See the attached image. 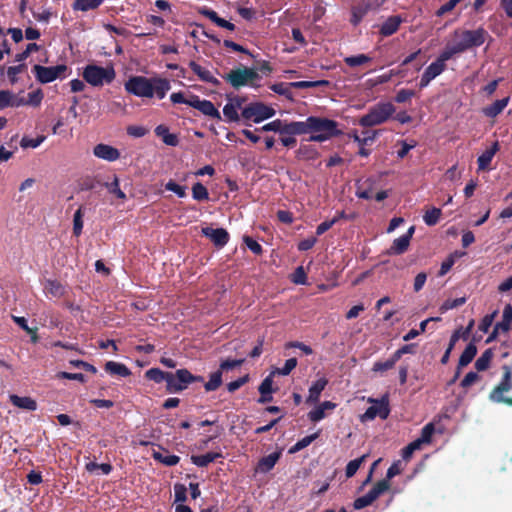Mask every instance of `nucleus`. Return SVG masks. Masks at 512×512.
<instances>
[{"instance_id":"nucleus-13","label":"nucleus","mask_w":512,"mask_h":512,"mask_svg":"<svg viewBox=\"0 0 512 512\" xmlns=\"http://www.w3.org/2000/svg\"><path fill=\"white\" fill-rule=\"evenodd\" d=\"M203 236L209 238L218 248L224 247L229 241V233L224 228L203 227L201 230Z\"/></svg>"},{"instance_id":"nucleus-34","label":"nucleus","mask_w":512,"mask_h":512,"mask_svg":"<svg viewBox=\"0 0 512 512\" xmlns=\"http://www.w3.org/2000/svg\"><path fill=\"white\" fill-rule=\"evenodd\" d=\"M330 84L328 80H316V81H297L289 83V86L296 89H307L315 87H326Z\"/></svg>"},{"instance_id":"nucleus-24","label":"nucleus","mask_w":512,"mask_h":512,"mask_svg":"<svg viewBox=\"0 0 512 512\" xmlns=\"http://www.w3.org/2000/svg\"><path fill=\"white\" fill-rule=\"evenodd\" d=\"M44 291L47 295L60 298L65 293V287L57 280H46Z\"/></svg>"},{"instance_id":"nucleus-41","label":"nucleus","mask_w":512,"mask_h":512,"mask_svg":"<svg viewBox=\"0 0 512 512\" xmlns=\"http://www.w3.org/2000/svg\"><path fill=\"white\" fill-rule=\"evenodd\" d=\"M170 372H164L158 368H151L145 372V376L147 379L152 380L156 383H161L163 381L166 382L167 375H169Z\"/></svg>"},{"instance_id":"nucleus-64","label":"nucleus","mask_w":512,"mask_h":512,"mask_svg":"<svg viewBox=\"0 0 512 512\" xmlns=\"http://www.w3.org/2000/svg\"><path fill=\"white\" fill-rule=\"evenodd\" d=\"M306 279H307V276L304 271V268L302 266L297 267L292 275V281L295 284H305Z\"/></svg>"},{"instance_id":"nucleus-15","label":"nucleus","mask_w":512,"mask_h":512,"mask_svg":"<svg viewBox=\"0 0 512 512\" xmlns=\"http://www.w3.org/2000/svg\"><path fill=\"white\" fill-rule=\"evenodd\" d=\"M400 15H392L388 17L380 26L379 33L383 37H389L395 34L403 22Z\"/></svg>"},{"instance_id":"nucleus-25","label":"nucleus","mask_w":512,"mask_h":512,"mask_svg":"<svg viewBox=\"0 0 512 512\" xmlns=\"http://www.w3.org/2000/svg\"><path fill=\"white\" fill-rule=\"evenodd\" d=\"M410 241L403 235L396 238L391 247L388 249L387 254L389 255H401L407 251Z\"/></svg>"},{"instance_id":"nucleus-51","label":"nucleus","mask_w":512,"mask_h":512,"mask_svg":"<svg viewBox=\"0 0 512 512\" xmlns=\"http://www.w3.org/2000/svg\"><path fill=\"white\" fill-rule=\"evenodd\" d=\"M26 68V64L21 63L16 66H10L7 68V76L11 84H15L18 81L17 75L22 73Z\"/></svg>"},{"instance_id":"nucleus-45","label":"nucleus","mask_w":512,"mask_h":512,"mask_svg":"<svg viewBox=\"0 0 512 512\" xmlns=\"http://www.w3.org/2000/svg\"><path fill=\"white\" fill-rule=\"evenodd\" d=\"M223 114L225 118L230 122H238L241 119V114H238L236 106L233 103H227L224 106Z\"/></svg>"},{"instance_id":"nucleus-30","label":"nucleus","mask_w":512,"mask_h":512,"mask_svg":"<svg viewBox=\"0 0 512 512\" xmlns=\"http://www.w3.org/2000/svg\"><path fill=\"white\" fill-rule=\"evenodd\" d=\"M369 6L364 4H358L351 9L350 22L353 26H357L363 20L365 15L368 13Z\"/></svg>"},{"instance_id":"nucleus-14","label":"nucleus","mask_w":512,"mask_h":512,"mask_svg":"<svg viewBox=\"0 0 512 512\" xmlns=\"http://www.w3.org/2000/svg\"><path fill=\"white\" fill-rule=\"evenodd\" d=\"M93 154L100 159L113 162L120 158V152L117 148L108 144H97L93 149Z\"/></svg>"},{"instance_id":"nucleus-35","label":"nucleus","mask_w":512,"mask_h":512,"mask_svg":"<svg viewBox=\"0 0 512 512\" xmlns=\"http://www.w3.org/2000/svg\"><path fill=\"white\" fill-rule=\"evenodd\" d=\"M462 53L459 47L456 46L455 43L451 45H447L444 50L440 53V55L437 57V60L442 63L446 64V61L450 60L454 55Z\"/></svg>"},{"instance_id":"nucleus-21","label":"nucleus","mask_w":512,"mask_h":512,"mask_svg":"<svg viewBox=\"0 0 512 512\" xmlns=\"http://www.w3.org/2000/svg\"><path fill=\"white\" fill-rule=\"evenodd\" d=\"M155 134L162 139V141L169 146H177L179 144V138L176 134L170 133L169 128L163 124L158 125L155 130Z\"/></svg>"},{"instance_id":"nucleus-39","label":"nucleus","mask_w":512,"mask_h":512,"mask_svg":"<svg viewBox=\"0 0 512 512\" xmlns=\"http://www.w3.org/2000/svg\"><path fill=\"white\" fill-rule=\"evenodd\" d=\"M442 212L440 208L433 207L430 210H427L423 216V220L426 225L434 226L438 223Z\"/></svg>"},{"instance_id":"nucleus-19","label":"nucleus","mask_w":512,"mask_h":512,"mask_svg":"<svg viewBox=\"0 0 512 512\" xmlns=\"http://www.w3.org/2000/svg\"><path fill=\"white\" fill-rule=\"evenodd\" d=\"M327 384L328 380L325 377L316 380L309 388V395L306 400L307 403L318 402L321 392L325 389Z\"/></svg>"},{"instance_id":"nucleus-7","label":"nucleus","mask_w":512,"mask_h":512,"mask_svg":"<svg viewBox=\"0 0 512 512\" xmlns=\"http://www.w3.org/2000/svg\"><path fill=\"white\" fill-rule=\"evenodd\" d=\"M487 32L480 27L476 30H463L454 32V37L459 39L454 42L461 52H465L470 48L479 47L485 42Z\"/></svg>"},{"instance_id":"nucleus-22","label":"nucleus","mask_w":512,"mask_h":512,"mask_svg":"<svg viewBox=\"0 0 512 512\" xmlns=\"http://www.w3.org/2000/svg\"><path fill=\"white\" fill-rule=\"evenodd\" d=\"M11 403L17 408L35 411L37 409V403L31 397H21L15 394L9 396Z\"/></svg>"},{"instance_id":"nucleus-48","label":"nucleus","mask_w":512,"mask_h":512,"mask_svg":"<svg viewBox=\"0 0 512 512\" xmlns=\"http://www.w3.org/2000/svg\"><path fill=\"white\" fill-rule=\"evenodd\" d=\"M105 186L108 191L111 194H114L117 198L121 200L126 199V194L120 189L119 179L116 175L114 176L113 181L111 183H106Z\"/></svg>"},{"instance_id":"nucleus-61","label":"nucleus","mask_w":512,"mask_h":512,"mask_svg":"<svg viewBox=\"0 0 512 512\" xmlns=\"http://www.w3.org/2000/svg\"><path fill=\"white\" fill-rule=\"evenodd\" d=\"M414 96H415V92L413 90L400 89L395 96V101L397 103H404V102L410 100Z\"/></svg>"},{"instance_id":"nucleus-55","label":"nucleus","mask_w":512,"mask_h":512,"mask_svg":"<svg viewBox=\"0 0 512 512\" xmlns=\"http://www.w3.org/2000/svg\"><path fill=\"white\" fill-rule=\"evenodd\" d=\"M44 140L45 136H38L37 138H28L25 136L21 139L20 146L24 149L37 148Z\"/></svg>"},{"instance_id":"nucleus-60","label":"nucleus","mask_w":512,"mask_h":512,"mask_svg":"<svg viewBox=\"0 0 512 512\" xmlns=\"http://www.w3.org/2000/svg\"><path fill=\"white\" fill-rule=\"evenodd\" d=\"M421 445L419 444V441H412L410 444H408L403 450H402V458L406 461H408L413 453L416 451V450H419L421 449Z\"/></svg>"},{"instance_id":"nucleus-9","label":"nucleus","mask_w":512,"mask_h":512,"mask_svg":"<svg viewBox=\"0 0 512 512\" xmlns=\"http://www.w3.org/2000/svg\"><path fill=\"white\" fill-rule=\"evenodd\" d=\"M503 377L500 383L490 393V400L496 403H505L512 406V397H505L504 394L512 389V369L511 367L503 366Z\"/></svg>"},{"instance_id":"nucleus-58","label":"nucleus","mask_w":512,"mask_h":512,"mask_svg":"<svg viewBox=\"0 0 512 512\" xmlns=\"http://www.w3.org/2000/svg\"><path fill=\"white\" fill-rule=\"evenodd\" d=\"M165 189L168 191L174 192L180 198H183L186 196V187L177 184L173 180H170L166 183Z\"/></svg>"},{"instance_id":"nucleus-27","label":"nucleus","mask_w":512,"mask_h":512,"mask_svg":"<svg viewBox=\"0 0 512 512\" xmlns=\"http://www.w3.org/2000/svg\"><path fill=\"white\" fill-rule=\"evenodd\" d=\"M205 116H209L216 120H221V114L218 109L214 106V104L206 99H203L201 103H199L198 109Z\"/></svg>"},{"instance_id":"nucleus-26","label":"nucleus","mask_w":512,"mask_h":512,"mask_svg":"<svg viewBox=\"0 0 512 512\" xmlns=\"http://www.w3.org/2000/svg\"><path fill=\"white\" fill-rule=\"evenodd\" d=\"M105 370L110 374L118 375L121 377H128L131 374V371L126 365L114 361H108L105 364Z\"/></svg>"},{"instance_id":"nucleus-42","label":"nucleus","mask_w":512,"mask_h":512,"mask_svg":"<svg viewBox=\"0 0 512 512\" xmlns=\"http://www.w3.org/2000/svg\"><path fill=\"white\" fill-rule=\"evenodd\" d=\"M222 384V372L216 371L210 375V379L205 383L204 388L206 391H215Z\"/></svg>"},{"instance_id":"nucleus-43","label":"nucleus","mask_w":512,"mask_h":512,"mask_svg":"<svg viewBox=\"0 0 512 512\" xmlns=\"http://www.w3.org/2000/svg\"><path fill=\"white\" fill-rule=\"evenodd\" d=\"M366 458H367V455L365 454L357 459L349 461L346 466V471H345L346 477L351 478L352 476H354Z\"/></svg>"},{"instance_id":"nucleus-47","label":"nucleus","mask_w":512,"mask_h":512,"mask_svg":"<svg viewBox=\"0 0 512 512\" xmlns=\"http://www.w3.org/2000/svg\"><path fill=\"white\" fill-rule=\"evenodd\" d=\"M83 210L82 207L76 210L73 217V234L80 236L83 229Z\"/></svg>"},{"instance_id":"nucleus-38","label":"nucleus","mask_w":512,"mask_h":512,"mask_svg":"<svg viewBox=\"0 0 512 512\" xmlns=\"http://www.w3.org/2000/svg\"><path fill=\"white\" fill-rule=\"evenodd\" d=\"M446 69V64L440 63L437 59L432 62L424 71L432 80L439 76Z\"/></svg>"},{"instance_id":"nucleus-23","label":"nucleus","mask_w":512,"mask_h":512,"mask_svg":"<svg viewBox=\"0 0 512 512\" xmlns=\"http://www.w3.org/2000/svg\"><path fill=\"white\" fill-rule=\"evenodd\" d=\"M499 149V144L496 141L489 149L485 150L477 159L478 170H485L491 164V161Z\"/></svg>"},{"instance_id":"nucleus-16","label":"nucleus","mask_w":512,"mask_h":512,"mask_svg":"<svg viewBox=\"0 0 512 512\" xmlns=\"http://www.w3.org/2000/svg\"><path fill=\"white\" fill-rule=\"evenodd\" d=\"M510 102V97L507 96L503 99L494 101L491 105H487L482 108V114L487 118H496L500 115Z\"/></svg>"},{"instance_id":"nucleus-20","label":"nucleus","mask_w":512,"mask_h":512,"mask_svg":"<svg viewBox=\"0 0 512 512\" xmlns=\"http://www.w3.org/2000/svg\"><path fill=\"white\" fill-rule=\"evenodd\" d=\"M280 452H273L263 458H261L258 462L256 471L260 473H267L276 465L280 458Z\"/></svg>"},{"instance_id":"nucleus-29","label":"nucleus","mask_w":512,"mask_h":512,"mask_svg":"<svg viewBox=\"0 0 512 512\" xmlns=\"http://www.w3.org/2000/svg\"><path fill=\"white\" fill-rule=\"evenodd\" d=\"M105 0H75L72 8L76 11H89L97 9Z\"/></svg>"},{"instance_id":"nucleus-40","label":"nucleus","mask_w":512,"mask_h":512,"mask_svg":"<svg viewBox=\"0 0 512 512\" xmlns=\"http://www.w3.org/2000/svg\"><path fill=\"white\" fill-rule=\"evenodd\" d=\"M153 458L167 466H174L180 460L179 456L177 455L163 454L157 451L153 452Z\"/></svg>"},{"instance_id":"nucleus-6","label":"nucleus","mask_w":512,"mask_h":512,"mask_svg":"<svg viewBox=\"0 0 512 512\" xmlns=\"http://www.w3.org/2000/svg\"><path fill=\"white\" fill-rule=\"evenodd\" d=\"M275 113L276 111L272 107L263 102H252L242 109L241 118L244 125L251 126V122L260 123L272 118Z\"/></svg>"},{"instance_id":"nucleus-36","label":"nucleus","mask_w":512,"mask_h":512,"mask_svg":"<svg viewBox=\"0 0 512 512\" xmlns=\"http://www.w3.org/2000/svg\"><path fill=\"white\" fill-rule=\"evenodd\" d=\"M192 197L196 201H207L209 200V192L202 183L196 182L192 186Z\"/></svg>"},{"instance_id":"nucleus-59","label":"nucleus","mask_w":512,"mask_h":512,"mask_svg":"<svg viewBox=\"0 0 512 512\" xmlns=\"http://www.w3.org/2000/svg\"><path fill=\"white\" fill-rule=\"evenodd\" d=\"M243 241L246 246L255 254L261 255L263 253L262 246L250 236H244Z\"/></svg>"},{"instance_id":"nucleus-56","label":"nucleus","mask_w":512,"mask_h":512,"mask_svg":"<svg viewBox=\"0 0 512 512\" xmlns=\"http://www.w3.org/2000/svg\"><path fill=\"white\" fill-rule=\"evenodd\" d=\"M42 99H43V92L41 89H37L34 92L28 93V97L26 99V104L33 106V107H37L41 104Z\"/></svg>"},{"instance_id":"nucleus-8","label":"nucleus","mask_w":512,"mask_h":512,"mask_svg":"<svg viewBox=\"0 0 512 512\" xmlns=\"http://www.w3.org/2000/svg\"><path fill=\"white\" fill-rule=\"evenodd\" d=\"M202 380V377L193 376L187 369H179L167 375L166 389L169 393H177L185 390L189 384Z\"/></svg>"},{"instance_id":"nucleus-17","label":"nucleus","mask_w":512,"mask_h":512,"mask_svg":"<svg viewBox=\"0 0 512 512\" xmlns=\"http://www.w3.org/2000/svg\"><path fill=\"white\" fill-rule=\"evenodd\" d=\"M189 67L199 77L200 80L212 84L213 86L220 85V81L214 77L209 70L203 68L197 62L190 61Z\"/></svg>"},{"instance_id":"nucleus-1","label":"nucleus","mask_w":512,"mask_h":512,"mask_svg":"<svg viewBox=\"0 0 512 512\" xmlns=\"http://www.w3.org/2000/svg\"><path fill=\"white\" fill-rule=\"evenodd\" d=\"M310 134L309 141L324 142L342 135L338 122L325 117L309 116L305 121H295V135Z\"/></svg>"},{"instance_id":"nucleus-49","label":"nucleus","mask_w":512,"mask_h":512,"mask_svg":"<svg viewBox=\"0 0 512 512\" xmlns=\"http://www.w3.org/2000/svg\"><path fill=\"white\" fill-rule=\"evenodd\" d=\"M492 359L491 350H486L475 362V368L478 371H484L489 367L490 361Z\"/></svg>"},{"instance_id":"nucleus-54","label":"nucleus","mask_w":512,"mask_h":512,"mask_svg":"<svg viewBox=\"0 0 512 512\" xmlns=\"http://www.w3.org/2000/svg\"><path fill=\"white\" fill-rule=\"evenodd\" d=\"M290 87L289 86V83L286 84V83H275L273 85L270 86V89L274 92V93H277L279 95H282V96H285L289 99H291L292 97V94H291V91H290Z\"/></svg>"},{"instance_id":"nucleus-31","label":"nucleus","mask_w":512,"mask_h":512,"mask_svg":"<svg viewBox=\"0 0 512 512\" xmlns=\"http://www.w3.org/2000/svg\"><path fill=\"white\" fill-rule=\"evenodd\" d=\"M296 154L299 159L303 160H315L319 155L317 149L312 145H300Z\"/></svg>"},{"instance_id":"nucleus-52","label":"nucleus","mask_w":512,"mask_h":512,"mask_svg":"<svg viewBox=\"0 0 512 512\" xmlns=\"http://www.w3.org/2000/svg\"><path fill=\"white\" fill-rule=\"evenodd\" d=\"M297 365V359L296 358H290L287 359L284 366L282 368H276L272 374H278L286 376L290 374V372L296 367Z\"/></svg>"},{"instance_id":"nucleus-18","label":"nucleus","mask_w":512,"mask_h":512,"mask_svg":"<svg viewBox=\"0 0 512 512\" xmlns=\"http://www.w3.org/2000/svg\"><path fill=\"white\" fill-rule=\"evenodd\" d=\"M201 14L221 28H225L230 31L235 30V25L233 23L225 20L224 18L219 17L217 12L212 9L204 8L203 10H201Z\"/></svg>"},{"instance_id":"nucleus-46","label":"nucleus","mask_w":512,"mask_h":512,"mask_svg":"<svg viewBox=\"0 0 512 512\" xmlns=\"http://www.w3.org/2000/svg\"><path fill=\"white\" fill-rule=\"evenodd\" d=\"M435 431V427L433 423L426 424L421 431V436L416 439V441H419V444L422 446L423 444L430 443L432 435Z\"/></svg>"},{"instance_id":"nucleus-62","label":"nucleus","mask_w":512,"mask_h":512,"mask_svg":"<svg viewBox=\"0 0 512 512\" xmlns=\"http://www.w3.org/2000/svg\"><path fill=\"white\" fill-rule=\"evenodd\" d=\"M272 375L273 374L267 376L260 384L259 392L261 393V395H270L271 394L272 384H273Z\"/></svg>"},{"instance_id":"nucleus-63","label":"nucleus","mask_w":512,"mask_h":512,"mask_svg":"<svg viewBox=\"0 0 512 512\" xmlns=\"http://www.w3.org/2000/svg\"><path fill=\"white\" fill-rule=\"evenodd\" d=\"M373 503V500L370 498V496L368 494H365L361 497H358L355 501H354V509L356 510H361L369 505H371Z\"/></svg>"},{"instance_id":"nucleus-5","label":"nucleus","mask_w":512,"mask_h":512,"mask_svg":"<svg viewBox=\"0 0 512 512\" xmlns=\"http://www.w3.org/2000/svg\"><path fill=\"white\" fill-rule=\"evenodd\" d=\"M83 79L92 86L98 87L110 84L116 76L112 66L101 67L95 64L87 65L82 73Z\"/></svg>"},{"instance_id":"nucleus-50","label":"nucleus","mask_w":512,"mask_h":512,"mask_svg":"<svg viewBox=\"0 0 512 512\" xmlns=\"http://www.w3.org/2000/svg\"><path fill=\"white\" fill-rule=\"evenodd\" d=\"M85 468L89 472L99 470L103 475H108L112 471V466L108 463L98 464L96 462H89L86 464Z\"/></svg>"},{"instance_id":"nucleus-37","label":"nucleus","mask_w":512,"mask_h":512,"mask_svg":"<svg viewBox=\"0 0 512 512\" xmlns=\"http://www.w3.org/2000/svg\"><path fill=\"white\" fill-rule=\"evenodd\" d=\"M390 487L388 480H381L367 493L373 502Z\"/></svg>"},{"instance_id":"nucleus-33","label":"nucleus","mask_w":512,"mask_h":512,"mask_svg":"<svg viewBox=\"0 0 512 512\" xmlns=\"http://www.w3.org/2000/svg\"><path fill=\"white\" fill-rule=\"evenodd\" d=\"M371 61L372 58L366 54L352 55L344 58V63L351 68L364 65Z\"/></svg>"},{"instance_id":"nucleus-32","label":"nucleus","mask_w":512,"mask_h":512,"mask_svg":"<svg viewBox=\"0 0 512 512\" xmlns=\"http://www.w3.org/2000/svg\"><path fill=\"white\" fill-rule=\"evenodd\" d=\"M476 353H477V348H476L475 344L469 343L459 358V366L460 367L467 366L473 360Z\"/></svg>"},{"instance_id":"nucleus-2","label":"nucleus","mask_w":512,"mask_h":512,"mask_svg":"<svg viewBox=\"0 0 512 512\" xmlns=\"http://www.w3.org/2000/svg\"><path fill=\"white\" fill-rule=\"evenodd\" d=\"M125 90L137 97L152 98L156 95L163 99L171 89L170 81L166 78L144 76H132L124 84Z\"/></svg>"},{"instance_id":"nucleus-53","label":"nucleus","mask_w":512,"mask_h":512,"mask_svg":"<svg viewBox=\"0 0 512 512\" xmlns=\"http://www.w3.org/2000/svg\"><path fill=\"white\" fill-rule=\"evenodd\" d=\"M319 436V433H314V434H311V435H308V436H305L304 438H302L301 440H299L295 445L294 447L291 449V452H296V451H300L304 448H306L307 446H309L315 439H317Z\"/></svg>"},{"instance_id":"nucleus-10","label":"nucleus","mask_w":512,"mask_h":512,"mask_svg":"<svg viewBox=\"0 0 512 512\" xmlns=\"http://www.w3.org/2000/svg\"><path fill=\"white\" fill-rule=\"evenodd\" d=\"M368 401L372 404L364 414L360 416L362 422L374 420L376 417L386 419L390 414L389 401L386 396L381 399L369 398Z\"/></svg>"},{"instance_id":"nucleus-3","label":"nucleus","mask_w":512,"mask_h":512,"mask_svg":"<svg viewBox=\"0 0 512 512\" xmlns=\"http://www.w3.org/2000/svg\"><path fill=\"white\" fill-rule=\"evenodd\" d=\"M396 111L395 106L390 102H379L370 107L367 114L359 119L362 127H373L386 122Z\"/></svg>"},{"instance_id":"nucleus-12","label":"nucleus","mask_w":512,"mask_h":512,"mask_svg":"<svg viewBox=\"0 0 512 512\" xmlns=\"http://www.w3.org/2000/svg\"><path fill=\"white\" fill-rule=\"evenodd\" d=\"M256 131H273L278 132L280 135H295V121L284 122L280 119H276L263 125L260 128H257Z\"/></svg>"},{"instance_id":"nucleus-57","label":"nucleus","mask_w":512,"mask_h":512,"mask_svg":"<svg viewBox=\"0 0 512 512\" xmlns=\"http://www.w3.org/2000/svg\"><path fill=\"white\" fill-rule=\"evenodd\" d=\"M398 359L395 358V355L393 354L389 359L383 361V362H376L373 366L374 371H387L394 367Z\"/></svg>"},{"instance_id":"nucleus-11","label":"nucleus","mask_w":512,"mask_h":512,"mask_svg":"<svg viewBox=\"0 0 512 512\" xmlns=\"http://www.w3.org/2000/svg\"><path fill=\"white\" fill-rule=\"evenodd\" d=\"M67 70V66L64 64L45 67L42 65H34L32 68V72L34 73L36 79L42 83H50L57 78L61 77L63 73Z\"/></svg>"},{"instance_id":"nucleus-44","label":"nucleus","mask_w":512,"mask_h":512,"mask_svg":"<svg viewBox=\"0 0 512 512\" xmlns=\"http://www.w3.org/2000/svg\"><path fill=\"white\" fill-rule=\"evenodd\" d=\"M466 302V298L465 297H459V298H455V299H446L442 305L440 306L439 310L441 313H444L448 310H451V309H454V308H457L459 306H462L464 303Z\"/></svg>"},{"instance_id":"nucleus-28","label":"nucleus","mask_w":512,"mask_h":512,"mask_svg":"<svg viewBox=\"0 0 512 512\" xmlns=\"http://www.w3.org/2000/svg\"><path fill=\"white\" fill-rule=\"evenodd\" d=\"M220 457H222V455L220 453L208 452L203 455L192 456L191 460H192V463L198 467H206L207 465L214 462L217 458H220Z\"/></svg>"},{"instance_id":"nucleus-4","label":"nucleus","mask_w":512,"mask_h":512,"mask_svg":"<svg viewBox=\"0 0 512 512\" xmlns=\"http://www.w3.org/2000/svg\"><path fill=\"white\" fill-rule=\"evenodd\" d=\"M223 79L234 89L238 90L244 86H257L256 82L259 81L261 77L256 69L243 66L232 69L229 73L224 74Z\"/></svg>"}]
</instances>
